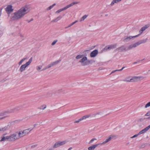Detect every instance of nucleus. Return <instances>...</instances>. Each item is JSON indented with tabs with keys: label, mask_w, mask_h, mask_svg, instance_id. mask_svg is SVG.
Wrapping results in <instances>:
<instances>
[{
	"label": "nucleus",
	"mask_w": 150,
	"mask_h": 150,
	"mask_svg": "<svg viewBox=\"0 0 150 150\" xmlns=\"http://www.w3.org/2000/svg\"><path fill=\"white\" fill-rule=\"evenodd\" d=\"M150 107V102L148 103L145 106V108H146Z\"/></svg>",
	"instance_id": "nucleus-33"
},
{
	"label": "nucleus",
	"mask_w": 150,
	"mask_h": 150,
	"mask_svg": "<svg viewBox=\"0 0 150 150\" xmlns=\"http://www.w3.org/2000/svg\"><path fill=\"white\" fill-rule=\"evenodd\" d=\"M32 61V58L31 57L28 61L25 64L22 65L20 67L19 71L22 72L24 71L31 64Z\"/></svg>",
	"instance_id": "nucleus-8"
},
{
	"label": "nucleus",
	"mask_w": 150,
	"mask_h": 150,
	"mask_svg": "<svg viewBox=\"0 0 150 150\" xmlns=\"http://www.w3.org/2000/svg\"><path fill=\"white\" fill-rule=\"evenodd\" d=\"M30 7L25 6L22 7L17 11L15 12L11 18L13 20H19L22 18L24 16L30 11Z\"/></svg>",
	"instance_id": "nucleus-1"
},
{
	"label": "nucleus",
	"mask_w": 150,
	"mask_h": 150,
	"mask_svg": "<svg viewBox=\"0 0 150 150\" xmlns=\"http://www.w3.org/2000/svg\"><path fill=\"white\" fill-rule=\"evenodd\" d=\"M6 11L8 13H10L13 11V9L12 8V6L11 5H9L8 6L5 8Z\"/></svg>",
	"instance_id": "nucleus-15"
},
{
	"label": "nucleus",
	"mask_w": 150,
	"mask_h": 150,
	"mask_svg": "<svg viewBox=\"0 0 150 150\" xmlns=\"http://www.w3.org/2000/svg\"><path fill=\"white\" fill-rule=\"evenodd\" d=\"M62 18V17L61 16H59L57 18H54L53 20L51 22L53 23L57 22L59 20H60L61 18Z\"/></svg>",
	"instance_id": "nucleus-22"
},
{
	"label": "nucleus",
	"mask_w": 150,
	"mask_h": 150,
	"mask_svg": "<svg viewBox=\"0 0 150 150\" xmlns=\"http://www.w3.org/2000/svg\"><path fill=\"white\" fill-rule=\"evenodd\" d=\"M98 53V51L97 50H94L91 53V57H94L97 55Z\"/></svg>",
	"instance_id": "nucleus-19"
},
{
	"label": "nucleus",
	"mask_w": 150,
	"mask_h": 150,
	"mask_svg": "<svg viewBox=\"0 0 150 150\" xmlns=\"http://www.w3.org/2000/svg\"><path fill=\"white\" fill-rule=\"evenodd\" d=\"M53 7V6H50V7H49V8L50 9L51 8H52Z\"/></svg>",
	"instance_id": "nucleus-41"
},
{
	"label": "nucleus",
	"mask_w": 150,
	"mask_h": 150,
	"mask_svg": "<svg viewBox=\"0 0 150 150\" xmlns=\"http://www.w3.org/2000/svg\"><path fill=\"white\" fill-rule=\"evenodd\" d=\"M1 139L0 140V142H4L6 140H7L8 141H9L8 136H5L3 135L1 137Z\"/></svg>",
	"instance_id": "nucleus-18"
},
{
	"label": "nucleus",
	"mask_w": 150,
	"mask_h": 150,
	"mask_svg": "<svg viewBox=\"0 0 150 150\" xmlns=\"http://www.w3.org/2000/svg\"><path fill=\"white\" fill-rule=\"evenodd\" d=\"M49 95H48V96L49 97H50V96H52V94L51 93H48Z\"/></svg>",
	"instance_id": "nucleus-39"
},
{
	"label": "nucleus",
	"mask_w": 150,
	"mask_h": 150,
	"mask_svg": "<svg viewBox=\"0 0 150 150\" xmlns=\"http://www.w3.org/2000/svg\"><path fill=\"white\" fill-rule=\"evenodd\" d=\"M148 27L146 26L142 27L139 30V32L140 33V34H139V35L143 33V32L146 30V28H148Z\"/></svg>",
	"instance_id": "nucleus-24"
},
{
	"label": "nucleus",
	"mask_w": 150,
	"mask_h": 150,
	"mask_svg": "<svg viewBox=\"0 0 150 150\" xmlns=\"http://www.w3.org/2000/svg\"><path fill=\"white\" fill-rule=\"evenodd\" d=\"M42 67V66H37L36 67V69L38 71H43V70H45V69H43L42 70H41Z\"/></svg>",
	"instance_id": "nucleus-25"
},
{
	"label": "nucleus",
	"mask_w": 150,
	"mask_h": 150,
	"mask_svg": "<svg viewBox=\"0 0 150 150\" xmlns=\"http://www.w3.org/2000/svg\"><path fill=\"white\" fill-rule=\"evenodd\" d=\"M116 136L113 135H111L108 137L105 140L102 142L93 145L88 148V150H94L98 146L104 145L110 141L112 139L116 138Z\"/></svg>",
	"instance_id": "nucleus-2"
},
{
	"label": "nucleus",
	"mask_w": 150,
	"mask_h": 150,
	"mask_svg": "<svg viewBox=\"0 0 150 150\" xmlns=\"http://www.w3.org/2000/svg\"><path fill=\"white\" fill-rule=\"evenodd\" d=\"M99 115L100 116H101L103 115V113L101 111H99L96 113V115Z\"/></svg>",
	"instance_id": "nucleus-32"
},
{
	"label": "nucleus",
	"mask_w": 150,
	"mask_h": 150,
	"mask_svg": "<svg viewBox=\"0 0 150 150\" xmlns=\"http://www.w3.org/2000/svg\"><path fill=\"white\" fill-rule=\"evenodd\" d=\"M81 121V118L78 119L77 120H76L74 122V123H79Z\"/></svg>",
	"instance_id": "nucleus-36"
},
{
	"label": "nucleus",
	"mask_w": 150,
	"mask_h": 150,
	"mask_svg": "<svg viewBox=\"0 0 150 150\" xmlns=\"http://www.w3.org/2000/svg\"><path fill=\"white\" fill-rule=\"evenodd\" d=\"M33 128H34L31 127L28 129H24L23 130V131L26 135L28 134L32 130Z\"/></svg>",
	"instance_id": "nucleus-20"
},
{
	"label": "nucleus",
	"mask_w": 150,
	"mask_h": 150,
	"mask_svg": "<svg viewBox=\"0 0 150 150\" xmlns=\"http://www.w3.org/2000/svg\"><path fill=\"white\" fill-rule=\"evenodd\" d=\"M55 5V4H54L52 6H54Z\"/></svg>",
	"instance_id": "nucleus-44"
},
{
	"label": "nucleus",
	"mask_w": 150,
	"mask_h": 150,
	"mask_svg": "<svg viewBox=\"0 0 150 150\" xmlns=\"http://www.w3.org/2000/svg\"><path fill=\"white\" fill-rule=\"evenodd\" d=\"M124 68V67H122V68L120 69V70H115L116 71H122L123 69Z\"/></svg>",
	"instance_id": "nucleus-40"
},
{
	"label": "nucleus",
	"mask_w": 150,
	"mask_h": 150,
	"mask_svg": "<svg viewBox=\"0 0 150 150\" xmlns=\"http://www.w3.org/2000/svg\"><path fill=\"white\" fill-rule=\"evenodd\" d=\"M27 59L26 58H24L22 59L18 63V64L20 65L22 64V63L26 59Z\"/></svg>",
	"instance_id": "nucleus-29"
},
{
	"label": "nucleus",
	"mask_w": 150,
	"mask_h": 150,
	"mask_svg": "<svg viewBox=\"0 0 150 150\" xmlns=\"http://www.w3.org/2000/svg\"><path fill=\"white\" fill-rule=\"evenodd\" d=\"M90 116V115H85V116H84L83 117H82L81 118H80L81 119V120H83L86 119L89 117Z\"/></svg>",
	"instance_id": "nucleus-31"
},
{
	"label": "nucleus",
	"mask_w": 150,
	"mask_h": 150,
	"mask_svg": "<svg viewBox=\"0 0 150 150\" xmlns=\"http://www.w3.org/2000/svg\"><path fill=\"white\" fill-rule=\"evenodd\" d=\"M17 132L19 135V137H20V139L23 137L24 136L26 135L23 130L20 131H19Z\"/></svg>",
	"instance_id": "nucleus-16"
},
{
	"label": "nucleus",
	"mask_w": 150,
	"mask_h": 150,
	"mask_svg": "<svg viewBox=\"0 0 150 150\" xmlns=\"http://www.w3.org/2000/svg\"><path fill=\"white\" fill-rule=\"evenodd\" d=\"M47 108V106L46 105H43L41 106L39 108V109L40 110H44L46 109Z\"/></svg>",
	"instance_id": "nucleus-26"
},
{
	"label": "nucleus",
	"mask_w": 150,
	"mask_h": 150,
	"mask_svg": "<svg viewBox=\"0 0 150 150\" xmlns=\"http://www.w3.org/2000/svg\"><path fill=\"white\" fill-rule=\"evenodd\" d=\"M97 139L95 138H93L91 139L89 142L88 144H91L93 143L95 141L97 140Z\"/></svg>",
	"instance_id": "nucleus-27"
},
{
	"label": "nucleus",
	"mask_w": 150,
	"mask_h": 150,
	"mask_svg": "<svg viewBox=\"0 0 150 150\" xmlns=\"http://www.w3.org/2000/svg\"><path fill=\"white\" fill-rule=\"evenodd\" d=\"M146 39L141 40L134 44L130 45L128 47H127L128 50H130L132 49L135 48L141 44L146 42Z\"/></svg>",
	"instance_id": "nucleus-6"
},
{
	"label": "nucleus",
	"mask_w": 150,
	"mask_h": 150,
	"mask_svg": "<svg viewBox=\"0 0 150 150\" xmlns=\"http://www.w3.org/2000/svg\"><path fill=\"white\" fill-rule=\"evenodd\" d=\"M17 108V107H15L13 109H11V110H8L6 111H4L0 113V117L3 116H5L2 117L0 118V120H1L3 119H4L8 117L7 115L8 114H9L11 113L14 112L16 111Z\"/></svg>",
	"instance_id": "nucleus-4"
},
{
	"label": "nucleus",
	"mask_w": 150,
	"mask_h": 150,
	"mask_svg": "<svg viewBox=\"0 0 150 150\" xmlns=\"http://www.w3.org/2000/svg\"><path fill=\"white\" fill-rule=\"evenodd\" d=\"M66 143V141H59L54 144L53 146V149H55L60 147L61 146L64 145Z\"/></svg>",
	"instance_id": "nucleus-11"
},
{
	"label": "nucleus",
	"mask_w": 150,
	"mask_h": 150,
	"mask_svg": "<svg viewBox=\"0 0 150 150\" xmlns=\"http://www.w3.org/2000/svg\"><path fill=\"white\" fill-rule=\"evenodd\" d=\"M150 128V125L146 127V128L141 131L138 134H136L134 135L133 136L131 137V138H133L136 137L138 136V135L144 133Z\"/></svg>",
	"instance_id": "nucleus-12"
},
{
	"label": "nucleus",
	"mask_w": 150,
	"mask_h": 150,
	"mask_svg": "<svg viewBox=\"0 0 150 150\" xmlns=\"http://www.w3.org/2000/svg\"><path fill=\"white\" fill-rule=\"evenodd\" d=\"M59 62V61L58 60L56 61L53 62L50 64L48 65L45 68V69H47L49 68L52 67L58 64Z\"/></svg>",
	"instance_id": "nucleus-14"
},
{
	"label": "nucleus",
	"mask_w": 150,
	"mask_h": 150,
	"mask_svg": "<svg viewBox=\"0 0 150 150\" xmlns=\"http://www.w3.org/2000/svg\"><path fill=\"white\" fill-rule=\"evenodd\" d=\"M79 3V2H73L71 4L67 5V6L64 7L63 8L60 9L59 10H57L55 12V13H58L62 11L66 10L70 7L72 6H73L75 4H78Z\"/></svg>",
	"instance_id": "nucleus-10"
},
{
	"label": "nucleus",
	"mask_w": 150,
	"mask_h": 150,
	"mask_svg": "<svg viewBox=\"0 0 150 150\" xmlns=\"http://www.w3.org/2000/svg\"><path fill=\"white\" fill-rule=\"evenodd\" d=\"M116 50H119L121 52L128 51L127 47L123 45L116 49Z\"/></svg>",
	"instance_id": "nucleus-17"
},
{
	"label": "nucleus",
	"mask_w": 150,
	"mask_h": 150,
	"mask_svg": "<svg viewBox=\"0 0 150 150\" xmlns=\"http://www.w3.org/2000/svg\"><path fill=\"white\" fill-rule=\"evenodd\" d=\"M150 115V112H148L145 114V116H149Z\"/></svg>",
	"instance_id": "nucleus-37"
},
{
	"label": "nucleus",
	"mask_w": 150,
	"mask_h": 150,
	"mask_svg": "<svg viewBox=\"0 0 150 150\" xmlns=\"http://www.w3.org/2000/svg\"><path fill=\"white\" fill-rule=\"evenodd\" d=\"M122 0H113L110 3V5L113 6L115 4H117L120 2Z\"/></svg>",
	"instance_id": "nucleus-23"
},
{
	"label": "nucleus",
	"mask_w": 150,
	"mask_h": 150,
	"mask_svg": "<svg viewBox=\"0 0 150 150\" xmlns=\"http://www.w3.org/2000/svg\"><path fill=\"white\" fill-rule=\"evenodd\" d=\"M75 23V22H73L71 24H70L67 27H66L65 28H67L68 27H71V26H72Z\"/></svg>",
	"instance_id": "nucleus-35"
},
{
	"label": "nucleus",
	"mask_w": 150,
	"mask_h": 150,
	"mask_svg": "<svg viewBox=\"0 0 150 150\" xmlns=\"http://www.w3.org/2000/svg\"><path fill=\"white\" fill-rule=\"evenodd\" d=\"M8 137L9 141L11 142H15L20 139L17 132L11 134L8 136Z\"/></svg>",
	"instance_id": "nucleus-5"
},
{
	"label": "nucleus",
	"mask_w": 150,
	"mask_h": 150,
	"mask_svg": "<svg viewBox=\"0 0 150 150\" xmlns=\"http://www.w3.org/2000/svg\"><path fill=\"white\" fill-rule=\"evenodd\" d=\"M139 36V35L134 36H127L124 37L123 41L124 42H127L130 41L131 39L137 37Z\"/></svg>",
	"instance_id": "nucleus-13"
},
{
	"label": "nucleus",
	"mask_w": 150,
	"mask_h": 150,
	"mask_svg": "<svg viewBox=\"0 0 150 150\" xmlns=\"http://www.w3.org/2000/svg\"><path fill=\"white\" fill-rule=\"evenodd\" d=\"M82 66H85L90 64V61L85 56H84L79 61Z\"/></svg>",
	"instance_id": "nucleus-7"
},
{
	"label": "nucleus",
	"mask_w": 150,
	"mask_h": 150,
	"mask_svg": "<svg viewBox=\"0 0 150 150\" xmlns=\"http://www.w3.org/2000/svg\"><path fill=\"white\" fill-rule=\"evenodd\" d=\"M57 40H55L52 43V45H54L57 42Z\"/></svg>",
	"instance_id": "nucleus-34"
},
{
	"label": "nucleus",
	"mask_w": 150,
	"mask_h": 150,
	"mask_svg": "<svg viewBox=\"0 0 150 150\" xmlns=\"http://www.w3.org/2000/svg\"><path fill=\"white\" fill-rule=\"evenodd\" d=\"M87 17V16L86 15L80 18V21L81 22L83 21Z\"/></svg>",
	"instance_id": "nucleus-30"
},
{
	"label": "nucleus",
	"mask_w": 150,
	"mask_h": 150,
	"mask_svg": "<svg viewBox=\"0 0 150 150\" xmlns=\"http://www.w3.org/2000/svg\"><path fill=\"white\" fill-rule=\"evenodd\" d=\"M84 56V55H83L79 54V55H77L76 57V59H81V58H82Z\"/></svg>",
	"instance_id": "nucleus-28"
},
{
	"label": "nucleus",
	"mask_w": 150,
	"mask_h": 150,
	"mask_svg": "<svg viewBox=\"0 0 150 150\" xmlns=\"http://www.w3.org/2000/svg\"><path fill=\"white\" fill-rule=\"evenodd\" d=\"M144 120V119L142 118H140L138 120V122H142Z\"/></svg>",
	"instance_id": "nucleus-38"
},
{
	"label": "nucleus",
	"mask_w": 150,
	"mask_h": 150,
	"mask_svg": "<svg viewBox=\"0 0 150 150\" xmlns=\"http://www.w3.org/2000/svg\"><path fill=\"white\" fill-rule=\"evenodd\" d=\"M116 47V44H114L113 45H110L109 46L106 47L105 48L106 50H111L112 49H113L114 48H115Z\"/></svg>",
	"instance_id": "nucleus-21"
},
{
	"label": "nucleus",
	"mask_w": 150,
	"mask_h": 150,
	"mask_svg": "<svg viewBox=\"0 0 150 150\" xmlns=\"http://www.w3.org/2000/svg\"><path fill=\"white\" fill-rule=\"evenodd\" d=\"M143 79V78L142 77L128 76L125 78L124 80V81L127 82H133L138 81Z\"/></svg>",
	"instance_id": "nucleus-3"
},
{
	"label": "nucleus",
	"mask_w": 150,
	"mask_h": 150,
	"mask_svg": "<svg viewBox=\"0 0 150 150\" xmlns=\"http://www.w3.org/2000/svg\"><path fill=\"white\" fill-rule=\"evenodd\" d=\"M148 119H150V117H148Z\"/></svg>",
	"instance_id": "nucleus-45"
},
{
	"label": "nucleus",
	"mask_w": 150,
	"mask_h": 150,
	"mask_svg": "<svg viewBox=\"0 0 150 150\" xmlns=\"http://www.w3.org/2000/svg\"><path fill=\"white\" fill-rule=\"evenodd\" d=\"M77 21H74V22H75V23H76V22H77Z\"/></svg>",
	"instance_id": "nucleus-43"
},
{
	"label": "nucleus",
	"mask_w": 150,
	"mask_h": 150,
	"mask_svg": "<svg viewBox=\"0 0 150 150\" xmlns=\"http://www.w3.org/2000/svg\"><path fill=\"white\" fill-rule=\"evenodd\" d=\"M72 149V147H70L68 149V150H71V149Z\"/></svg>",
	"instance_id": "nucleus-42"
},
{
	"label": "nucleus",
	"mask_w": 150,
	"mask_h": 150,
	"mask_svg": "<svg viewBox=\"0 0 150 150\" xmlns=\"http://www.w3.org/2000/svg\"><path fill=\"white\" fill-rule=\"evenodd\" d=\"M149 71H150V69L149 70Z\"/></svg>",
	"instance_id": "nucleus-46"
},
{
	"label": "nucleus",
	"mask_w": 150,
	"mask_h": 150,
	"mask_svg": "<svg viewBox=\"0 0 150 150\" xmlns=\"http://www.w3.org/2000/svg\"><path fill=\"white\" fill-rule=\"evenodd\" d=\"M20 121V120H16L14 121L8 122L7 126H5L4 127L0 128V131L4 132L6 131L8 127H11L14 125L15 123H17L18 122H19Z\"/></svg>",
	"instance_id": "nucleus-9"
}]
</instances>
